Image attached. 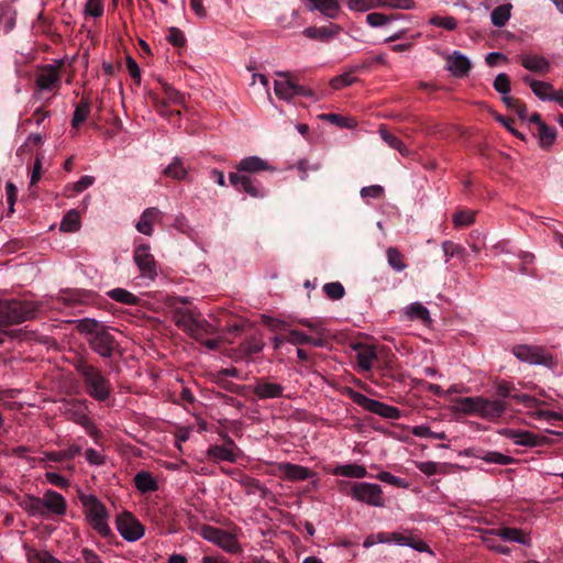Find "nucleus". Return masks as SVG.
<instances>
[{
	"mask_svg": "<svg viewBox=\"0 0 563 563\" xmlns=\"http://www.w3.org/2000/svg\"><path fill=\"white\" fill-rule=\"evenodd\" d=\"M81 453V448L78 445H71L65 451H53L45 452L44 459L51 462L60 463L64 461L74 460Z\"/></svg>",
	"mask_w": 563,
	"mask_h": 563,
	"instance_id": "e433bc0d",
	"label": "nucleus"
},
{
	"mask_svg": "<svg viewBox=\"0 0 563 563\" xmlns=\"http://www.w3.org/2000/svg\"><path fill=\"white\" fill-rule=\"evenodd\" d=\"M161 218V211L157 208H147L143 211L136 229L140 233L145 235L153 234V223Z\"/></svg>",
	"mask_w": 563,
	"mask_h": 563,
	"instance_id": "c85d7f7f",
	"label": "nucleus"
},
{
	"mask_svg": "<svg viewBox=\"0 0 563 563\" xmlns=\"http://www.w3.org/2000/svg\"><path fill=\"white\" fill-rule=\"evenodd\" d=\"M386 257L388 265L396 272H402L407 268L405 256L401 252L394 246H389L386 250Z\"/></svg>",
	"mask_w": 563,
	"mask_h": 563,
	"instance_id": "a19ab883",
	"label": "nucleus"
},
{
	"mask_svg": "<svg viewBox=\"0 0 563 563\" xmlns=\"http://www.w3.org/2000/svg\"><path fill=\"white\" fill-rule=\"evenodd\" d=\"M74 367L81 377L88 396L97 401H106L110 397L112 393L111 383L100 368L90 364L84 357L77 358L74 362Z\"/></svg>",
	"mask_w": 563,
	"mask_h": 563,
	"instance_id": "7ed1b4c3",
	"label": "nucleus"
},
{
	"mask_svg": "<svg viewBox=\"0 0 563 563\" xmlns=\"http://www.w3.org/2000/svg\"><path fill=\"white\" fill-rule=\"evenodd\" d=\"M496 530H497L498 537L505 541L517 542L520 544L528 543V538H527L526 533L520 529L504 527V528H499Z\"/></svg>",
	"mask_w": 563,
	"mask_h": 563,
	"instance_id": "58836bf2",
	"label": "nucleus"
},
{
	"mask_svg": "<svg viewBox=\"0 0 563 563\" xmlns=\"http://www.w3.org/2000/svg\"><path fill=\"white\" fill-rule=\"evenodd\" d=\"M44 517L48 515L64 516L67 503L64 496L53 489H47L42 497Z\"/></svg>",
	"mask_w": 563,
	"mask_h": 563,
	"instance_id": "f3484780",
	"label": "nucleus"
},
{
	"mask_svg": "<svg viewBox=\"0 0 563 563\" xmlns=\"http://www.w3.org/2000/svg\"><path fill=\"white\" fill-rule=\"evenodd\" d=\"M207 457L214 463L222 461L235 463L238 461V453H233L222 445L212 444L207 450Z\"/></svg>",
	"mask_w": 563,
	"mask_h": 563,
	"instance_id": "7c9ffc66",
	"label": "nucleus"
},
{
	"mask_svg": "<svg viewBox=\"0 0 563 563\" xmlns=\"http://www.w3.org/2000/svg\"><path fill=\"white\" fill-rule=\"evenodd\" d=\"M91 297V292L80 289H66L57 296V301L65 306H75L86 303Z\"/></svg>",
	"mask_w": 563,
	"mask_h": 563,
	"instance_id": "cd10ccee",
	"label": "nucleus"
},
{
	"mask_svg": "<svg viewBox=\"0 0 563 563\" xmlns=\"http://www.w3.org/2000/svg\"><path fill=\"white\" fill-rule=\"evenodd\" d=\"M510 4H503L495 8L490 14L492 23L498 27L504 26L510 18Z\"/></svg>",
	"mask_w": 563,
	"mask_h": 563,
	"instance_id": "de8ad7c7",
	"label": "nucleus"
},
{
	"mask_svg": "<svg viewBox=\"0 0 563 563\" xmlns=\"http://www.w3.org/2000/svg\"><path fill=\"white\" fill-rule=\"evenodd\" d=\"M80 229V216L75 209L69 210L63 218L59 230L63 232H77Z\"/></svg>",
	"mask_w": 563,
	"mask_h": 563,
	"instance_id": "79ce46f5",
	"label": "nucleus"
},
{
	"mask_svg": "<svg viewBox=\"0 0 563 563\" xmlns=\"http://www.w3.org/2000/svg\"><path fill=\"white\" fill-rule=\"evenodd\" d=\"M341 31V27L336 24H330L328 26H309L302 31V34L311 40H317L321 42H328L330 38L338 35Z\"/></svg>",
	"mask_w": 563,
	"mask_h": 563,
	"instance_id": "a878e982",
	"label": "nucleus"
},
{
	"mask_svg": "<svg viewBox=\"0 0 563 563\" xmlns=\"http://www.w3.org/2000/svg\"><path fill=\"white\" fill-rule=\"evenodd\" d=\"M107 295L112 300L120 302V303H124V305L133 306V305H137L140 301V299L134 294H132L123 288L111 289L107 292Z\"/></svg>",
	"mask_w": 563,
	"mask_h": 563,
	"instance_id": "37998d69",
	"label": "nucleus"
},
{
	"mask_svg": "<svg viewBox=\"0 0 563 563\" xmlns=\"http://www.w3.org/2000/svg\"><path fill=\"white\" fill-rule=\"evenodd\" d=\"M306 7L310 11H318L329 19H335L340 13L338 0H307Z\"/></svg>",
	"mask_w": 563,
	"mask_h": 563,
	"instance_id": "412c9836",
	"label": "nucleus"
},
{
	"mask_svg": "<svg viewBox=\"0 0 563 563\" xmlns=\"http://www.w3.org/2000/svg\"><path fill=\"white\" fill-rule=\"evenodd\" d=\"M508 437L518 445L534 448L540 445V438L530 431L510 430Z\"/></svg>",
	"mask_w": 563,
	"mask_h": 563,
	"instance_id": "72a5a7b5",
	"label": "nucleus"
},
{
	"mask_svg": "<svg viewBox=\"0 0 563 563\" xmlns=\"http://www.w3.org/2000/svg\"><path fill=\"white\" fill-rule=\"evenodd\" d=\"M409 320H420L424 324L431 323L429 310L420 302H412L406 308Z\"/></svg>",
	"mask_w": 563,
	"mask_h": 563,
	"instance_id": "4c0bfd02",
	"label": "nucleus"
},
{
	"mask_svg": "<svg viewBox=\"0 0 563 563\" xmlns=\"http://www.w3.org/2000/svg\"><path fill=\"white\" fill-rule=\"evenodd\" d=\"M521 65L533 73L541 75L547 74L550 70V63L543 56L539 55H526L521 58Z\"/></svg>",
	"mask_w": 563,
	"mask_h": 563,
	"instance_id": "c756f323",
	"label": "nucleus"
},
{
	"mask_svg": "<svg viewBox=\"0 0 563 563\" xmlns=\"http://www.w3.org/2000/svg\"><path fill=\"white\" fill-rule=\"evenodd\" d=\"M514 355L521 362L552 366L553 358L540 346L519 344L512 347Z\"/></svg>",
	"mask_w": 563,
	"mask_h": 563,
	"instance_id": "ddd939ff",
	"label": "nucleus"
},
{
	"mask_svg": "<svg viewBox=\"0 0 563 563\" xmlns=\"http://www.w3.org/2000/svg\"><path fill=\"white\" fill-rule=\"evenodd\" d=\"M279 471L283 473V477L288 481L297 482V481H306L314 476V473L308 467L292 464V463H282L279 465Z\"/></svg>",
	"mask_w": 563,
	"mask_h": 563,
	"instance_id": "5701e85b",
	"label": "nucleus"
},
{
	"mask_svg": "<svg viewBox=\"0 0 563 563\" xmlns=\"http://www.w3.org/2000/svg\"><path fill=\"white\" fill-rule=\"evenodd\" d=\"M531 90L541 100H548L549 95L553 90V86L545 81H533L531 85Z\"/></svg>",
	"mask_w": 563,
	"mask_h": 563,
	"instance_id": "13d9d810",
	"label": "nucleus"
},
{
	"mask_svg": "<svg viewBox=\"0 0 563 563\" xmlns=\"http://www.w3.org/2000/svg\"><path fill=\"white\" fill-rule=\"evenodd\" d=\"M276 75L279 79L274 82V91L279 99L290 101L296 96L309 98L314 96L313 90L298 84L297 76L294 74L278 71Z\"/></svg>",
	"mask_w": 563,
	"mask_h": 563,
	"instance_id": "6e6552de",
	"label": "nucleus"
},
{
	"mask_svg": "<svg viewBox=\"0 0 563 563\" xmlns=\"http://www.w3.org/2000/svg\"><path fill=\"white\" fill-rule=\"evenodd\" d=\"M201 536L203 539L219 545L229 553L241 552V547L236 538L223 529L212 526H205L202 527Z\"/></svg>",
	"mask_w": 563,
	"mask_h": 563,
	"instance_id": "9d476101",
	"label": "nucleus"
},
{
	"mask_svg": "<svg viewBox=\"0 0 563 563\" xmlns=\"http://www.w3.org/2000/svg\"><path fill=\"white\" fill-rule=\"evenodd\" d=\"M42 497H36L33 495H26L24 499L20 503V506L29 512L30 516H42L44 517L43 512V505H42Z\"/></svg>",
	"mask_w": 563,
	"mask_h": 563,
	"instance_id": "ea45409f",
	"label": "nucleus"
},
{
	"mask_svg": "<svg viewBox=\"0 0 563 563\" xmlns=\"http://www.w3.org/2000/svg\"><path fill=\"white\" fill-rule=\"evenodd\" d=\"M135 487L143 494L156 492L158 489V484L156 479L148 472H139L134 476Z\"/></svg>",
	"mask_w": 563,
	"mask_h": 563,
	"instance_id": "473e14b6",
	"label": "nucleus"
},
{
	"mask_svg": "<svg viewBox=\"0 0 563 563\" xmlns=\"http://www.w3.org/2000/svg\"><path fill=\"white\" fill-rule=\"evenodd\" d=\"M76 329L86 335L89 347L102 358H111L120 344L111 333V328L97 321L85 318L77 322Z\"/></svg>",
	"mask_w": 563,
	"mask_h": 563,
	"instance_id": "f03ea898",
	"label": "nucleus"
},
{
	"mask_svg": "<svg viewBox=\"0 0 563 563\" xmlns=\"http://www.w3.org/2000/svg\"><path fill=\"white\" fill-rule=\"evenodd\" d=\"M479 537H481L482 542L488 549H490V550H493L495 552H498V553H503V554H508L510 552L509 548L504 547V545L498 543V541L496 539V537H498L496 529L481 530V536Z\"/></svg>",
	"mask_w": 563,
	"mask_h": 563,
	"instance_id": "c9c22d12",
	"label": "nucleus"
},
{
	"mask_svg": "<svg viewBox=\"0 0 563 563\" xmlns=\"http://www.w3.org/2000/svg\"><path fill=\"white\" fill-rule=\"evenodd\" d=\"M229 180L238 191L245 192L253 198H264L267 195L262 184L250 175L230 173Z\"/></svg>",
	"mask_w": 563,
	"mask_h": 563,
	"instance_id": "4468645a",
	"label": "nucleus"
},
{
	"mask_svg": "<svg viewBox=\"0 0 563 563\" xmlns=\"http://www.w3.org/2000/svg\"><path fill=\"white\" fill-rule=\"evenodd\" d=\"M79 500L85 508L86 518L92 529L102 538L112 536V531L108 525L109 512L97 496L80 494Z\"/></svg>",
	"mask_w": 563,
	"mask_h": 563,
	"instance_id": "39448f33",
	"label": "nucleus"
},
{
	"mask_svg": "<svg viewBox=\"0 0 563 563\" xmlns=\"http://www.w3.org/2000/svg\"><path fill=\"white\" fill-rule=\"evenodd\" d=\"M416 466L424 475L431 476V475L439 474V473H445V468L448 467V464L427 461V462H417Z\"/></svg>",
	"mask_w": 563,
	"mask_h": 563,
	"instance_id": "8fccbe9b",
	"label": "nucleus"
},
{
	"mask_svg": "<svg viewBox=\"0 0 563 563\" xmlns=\"http://www.w3.org/2000/svg\"><path fill=\"white\" fill-rule=\"evenodd\" d=\"M37 307L31 301L1 300L0 301V328L21 323L35 316ZM8 331L0 330V344H3Z\"/></svg>",
	"mask_w": 563,
	"mask_h": 563,
	"instance_id": "20e7f679",
	"label": "nucleus"
},
{
	"mask_svg": "<svg viewBox=\"0 0 563 563\" xmlns=\"http://www.w3.org/2000/svg\"><path fill=\"white\" fill-rule=\"evenodd\" d=\"M286 340L288 343L294 345H302L308 344L310 341V335H307L305 332L297 329H289L286 334Z\"/></svg>",
	"mask_w": 563,
	"mask_h": 563,
	"instance_id": "bf43d9fd",
	"label": "nucleus"
},
{
	"mask_svg": "<svg viewBox=\"0 0 563 563\" xmlns=\"http://www.w3.org/2000/svg\"><path fill=\"white\" fill-rule=\"evenodd\" d=\"M85 14L93 18H99L103 14L102 0H87L85 5Z\"/></svg>",
	"mask_w": 563,
	"mask_h": 563,
	"instance_id": "0e129e2a",
	"label": "nucleus"
},
{
	"mask_svg": "<svg viewBox=\"0 0 563 563\" xmlns=\"http://www.w3.org/2000/svg\"><path fill=\"white\" fill-rule=\"evenodd\" d=\"M533 134L538 137L540 147L549 150L555 142L556 129L548 124H540V129H537Z\"/></svg>",
	"mask_w": 563,
	"mask_h": 563,
	"instance_id": "f704fd0d",
	"label": "nucleus"
},
{
	"mask_svg": "<svg viewBox=\"0 0 563 563\" xmlns=\"http://www.w3.org/2000/svg\"><path fill=\"white\" fill-rule=\"evenodd\" d=\"M134 262L142 276L154 279L157 276L156 261L150 253L147 244H140L134 249Z\"/></svg>",
	"mask_w": 563,
	"mask_h": 563,
	"instance_id": "dca6fc26",
	"label": "nucleus"
},
{
	"mask_svg": "<svg viewBox=\"0 0 563 563\" xmlns=\"http://www.w3.org/2000/svg\"><path fill=\"white\" fill-rule=\"evenodd\" d=\"M396 18L397 16H395L393 14L387 15V14H384L380 12H372L366 15V21L371 26L377 27V26L385 25L387 22H389Z\"/></svg>",
	"mask_w": 563,
	"mask_h": 563,
	"instance_id": "4d7b16f0",
	"label": "nucleus"
},
{
	"mask_svg": "<svg viewBox=\"0 0 563 563\" xmlns=\"http://www.w3.org/2000/svg\"><path fill=\"white\" fill-rule=\"evenodd\" d=\"M442 249L445 256V262H449L452 257L462 255L465 251L461 245L452 241H444L442 243Z\"/></svg>",
	"mask_w": 563,
	"mask_h": 563,
	"instance_id": "680f3d73",
	"label": "nucleus"
},
{
	"mask_svg": "<svg viewBox=\"0 0 563 563\" xmlns=\"http://www.w3.org/2000/svg\"><path fill=\"white\" fill-rule=\"evenodd\" d=\"M379 134L386 144L397 150L402 156L409 155V150L406 147L404 142L391 132H389L386 128H380Z\"/></svg>",
	"mask_w": 563,
	"mask_h": 563,
	"instance_id": "c03bdc74",
	"label": "nucleus"
},
{
	"mask_svg": "<svg viewBox=\"0 0 563 563\" xmlns=\"http://www.w3.org/2000/svg\"><path fill=\"white\" fill-rule=\"evenodd\" d=\"M375 5H388L398 9H412L413 0H349L352 10L366 11Z\"/></svg>",
	"mask_w": 563,
	"mask_h": 563,
	"instance_id": "a211bd4d",
	"label": "nucleus"
},
{
	"mask_svg": "<svg viewBox=\"0 0 563 563\" xmlns=\"http://www.w3.org/2000/svg\"><path fill=\"white\" fill-rule=\"evenodd\" d=\"M67 419L76 422L77 424H80L84 427L87 431V433L92 437L96 442H98V438L101 437L100 430H98L92 422V420L87 415V408L85 407L82 401H77L73 404L67 410H66Z\"/></svg>",
	"mask_w": 563,
	"mask_h": 563,
	"instance_id": "2eb2a0df",
	"label": "nucleus"
},
{
	"mask_svg": "<svg viewBox=\"0 0 563 563\" xmlns=\"http://www.w3.org/2000/svg\"><path fill=\"white\" fill-rule=\"evenodd\" d=\"M328 473L334 476H343L349 478H364L367 476L365 466L358 464H339L332 468L327 470Z\"/></svg>",
	"mask_w": 563,
	"mask_h": 563,
	"instance_id": "bb28decb",
	"label": "nucleus"
},
{
	"mask_svg": "<svg viewBox=\"0 0 563 563\" xmlns=\"http://www.w3.org/2000/svg\"><path fill=\"white\" fill-rule=\"evenodd\" d=\"M239 174H254L262 170H275L266 161L258 156H249L240 161L236 165Z\"/></svg>",
	"mask_w": 563,
	"mask_h": 563,
	"instance_id": "b1692460",
	"label": "nucleus"
},
{
	"mask_svg": "<svg viewBox=\"0 0 563 563\" xmlns=\"http://www.w3.org/2000/svg\"><path fill=\"white\" fill-rule=\"evenodd\" d=\"M429 22L434 26L443 27L448 31L455 30L457 25L456 20L453 16L433 15L430 18Z\"/></svg>",
	"mask_w": 563,
	"mask_h": 563,
	"instance_id": "5fc2aeb1",
	"label": "nucleus"
},
{
	"mask_svg": "<svg viewBox=\"0 0 563 563\" xmlns=\"http://www.w3.org/2000/svg\"><path fill=\"white\" fill-rule=\"evenodd\" d=\"M354 351L356 352V361L358 367L364 371L368 372L373 367V363L375 360H377V353L374 346L357 343L353 346Z\"/></svg>",
	"mask_w": 563,
	"mask_h": 563,
	"instance_id": "aec40b11",
	"label": "nucleus"
},
{
	"mask_svg": "<svg viewBox=\"0 0 563 563\" xmlns=\"http://www.w3.org/2000/svg\"><path fill=\"white\" fill-rule=\"evenodd\" d=\"M446 66L448 69L455 76V77H464L467 76L468 71L471 70V62L470 59L461 54L460 52H454L452 55H450L446 59Z\"/></svg>",
	"mask_w": 563,
	"mask_h": 563,
	"instance_id": "393cba45",
	"label": "nucleus"
},
{
	"mask_svg": "<svg viewBox=\"0 0 563 563\" xmlns=\"http://www.w3.org/2000/svg\"><path fill=\"white\" fill-rule=\"evenodd\" d=\"M60 75L58 68L53 65H46L41 68L36 76V85L42 90H52L59 84Z\"/></svg>",
	"mask_w": 563,
	"mask_h": 563,
	"instance_id": "6ab92c4d",
	"label": "nucleus"
},
{
	"mask_svg": "<svg viewBox=\"0 0 563 563\" xmlns=\"http://www.w3.org/2000/svg\"><path fill=\"white\" fill-rule=\"evenodd\" d=\"M241 347L247 355H253L262 351L263 343L258 339L251 336L241 343Z\"/></svg>",
	"mask_w": 563,
	"mask_h": 563,
	"instance_id": "e2e57ef3",
	"label": "nucleus"
},
{
	"mask_svg": "<svg viewBox=\"0 0 563 563\" xmlns=\"http://www.w3.org/2000/svg\"><path fill=\"white\" fill-rule=\"evenodd\" d=\"M90 113V102L88 99L82 98L79 103L76 106L74 115L71 119L73 128L77 129L80 124H82Z\"/></svg>",
	"mask_w": 563,
	"mask_h": 563,
	"instance_id": "a18cd8bd",
	"label": "nucleus"
},
{
	"mask_svg": "<svg viewBox=\"0 0 563 563\" xmlns=\"http://www.w3.org/2000/svg\"><path fill=\"white\" fill-rule=\"evenodd\" d=\"M501 100L507 109L514 111L520 120L523 121L527 119V106L520 99L514 98L511 96H504Z\"/></svg>",
	"mask_w": 563,
	"mask_h": 563,
	"instance_id": "49530a36",
	"label": "nucleus"
},
{
	"mask_svg": "<svg viewBox=\"0 0 563 563\" xmlns=\"http://www.w3.org/2000/svg\"><path fill=\"white\" fill-rule=\"evenodd\" d=\"M355 80L356 78L353 77L350 73H345L334 77L330 84L333 89H342L352 85Z\"/></svg>",
	"mask_w": 563,
	"mask_h": 563,
	"instance_id": "774afa93",
	"label": "nucleus"
},
{
	"mask_svg": "<svg viewBox=\"0 0 563 563\" xmlns=\"http://www.w3.org/2000/svg\"><path fill=\"white\" fill-rule=\"evenodd\" d=\"M352 499L373 507L384 506L383 490L378 484L356 482Z\"/></svg>",
	"mask_w": 563,
	"mask_h": 563,
	"instance_id": "f8f14e48",
	"label": "nucleus"
},
{
	"mask_svg": "<svg viewBox=\"0 0 563 563\" xmlns=\"http://www.w3.org/2000/svg\"><path fill=\"white\" fill-rule=\"evenodd\" d=\"M475 211L472 210H459L453 214V223L455 228L467 227L474 223Z\"/></svg>",
	"mask_w": 563,
	"mask_h": 563,
	"instance_id": "3c124183",
	"label": "nucleus"
},
{
	"mask_svg": "<svg viewBox=\"0 0 563 563\" xmlns=\"http://www.w3.org/2000/svg\"><path fill=\"white\" fill-rule=\"evenodd\" d=\"M296 323L308 328L316 335L323 336L325 334V328L320 321H311L309 319H296Z\"/></svg>",
	"mask_w": 563,
	"mask_h": 563,
	"instance_id": "69168bd1",
	"label": "nucleus"
},
{
	"mask_svg": "<svg viewBox=\"0 0 563 563\" xmlns=\"http://www.w3.org/2000/svg\"><path fill=\"white\" fill-rule=\"evenodd\" d=\"M482 459L487 463L499 464V465H509L515 461L514 457L505 455V454L496 452V451L486 452Z\"/></svg>",
	"mask_w": 563,
	"mask_h": 563,
	"instance_id": "864d4df0",
	"label": "nucleus"
},
{
	"mask_svg": "<svg viewBox=\"0 0 563 563\" xmlns=\"http://www.w3.org/2000/svg\"><path fill=\"white\" fill-rule=\"evenodd\" d=\"M173 321L184 332L195 340H201L203 336L213 333L214 328L205 319L196 318L194 312L186 308H177L173 311Z\"/></svg>",
	"mask_w": 563,
	"mask_h": 563,
	"instance_id": "423d86ee",
	"label": "nucleus"
},
{
	"mask_svg": "<svg viewBox=\"0 0 563 563\" xmlns=\"http://www.w3.org/2000/svg\"><path fill=\"white\" fill-rule=\"evenodd\" d=\"M345 394L353 402H355L363 409L375 415H378L383 418L397 420L401 417V411L397 407L389 406L378 400L368 398L367 396L352 388H346Z\"/></svg>",
	"mask_w": 563,
	"mask_h": 563,
	"instance_id": "1a4fd4ad",
	"label": "nucleus"
},
{
	"mask_svg": "<svg viewBox=\"0 0 563 563\" xmlns=\"http://www.w3.org/2000/svg\"><path fill=\"white\" fill-rule=\"evenodd\" d=\"M115 525L121 537L129 542L140 540L145 533L144 526L129 511L119 515Z\"/></svg>",
	"mask_w": 563,
	"mask_h": 563,
	"instance_id": "9b49d317",
	"label": "nucleus"
},
{
	"mask_svg": "<svg viewBox=\"0 0 563 563\" xmlns=\"http://www.w3.org/2000/svg\"><path fill=\"white\" fill-rule=\"evenodd\" d=\"M26 558L29 563H60L47 551H38L36 549H27Z\"/></svg>",
	"mask_w": 563,
	"mask_h": 563,
	"instance_id": "09e8293b",
	"label": "nucleus"
},
{
	"mask_svg": "<svg viewBox=\"0 0 563 563\" xmlns=\"http://www.w3.org/2000/svg\"><path fill=\"white\" fill-rule=\"evenodd\" d=\"M163 175L175 180H186L188 177V168L185 166L183 158L176 156L170 164L164 168Z\"/></svg>",
	"mask_w": 563,
	"mask_h": 563,
	"instance_id": "2f4dec72",
	"label": "nucleus"
},
{
	"mask_svg": "<svg viewBox=\"0 0 563 563\" xmlns=\"http://www.w3.org/2000/svg\"><path fill=\"white\" fill-rule=\"evenodd\" d=\"M167 41L175 47H184L187 42L184 32L175 26L169 27Z\"/></svg>",
	"mask_w": 563,
	"mask_h": 563,
	"instance_id": "052dcab7",
	"label": "nucleus"
},
{
	"mask_svg": "<svg viewBox=\"0 0 563 563\" xmlns=\"http://www.w3.org/2000/svg\"><path fill=\"white\" fill-rule=\"evenodd\" d=\"M496 91L507 96L510 91V78L506 74H499L494 80L493 84Z\"/></svg>",
	"mask_w": 563,
	"mask_h": 563,
	"instance_id": "338daca9",
	"label": "nucleus"
},
{
	"mask_svg": "<svg viewBox=\"0 0 563 563\" xmlns=\"http://www.w3.org/2000/svg\"><path fill=\"white\" fill-rule=\"evenodd\" d=\"M323 290L328 298L331 300H339L345 295L343 285L339 282L327 283L323 286Z\"/></svg>",
	"mask_w": 563,
	"mask_h": 563,
	"instance_id": "603ef678",
	"label": "nucleus"
},
{
	"mask_svg": "<svg viewBox=\"0 0 563 563\" xmlns=\"http://www.w3.org/2000/svg\"><path fill=\"white\" fill-rule=\"evenodd\" d=\"M284 387L277 383H271L266 379H258L253 388V393L260 399H273L283 397Z\"/></svg>",
	"mask_w": 563,
	"mask_h": 563,
	"instance_id": "4be33fe9",
	"label": "nucleus"
},
{
	"mask_svg": "<svg viewBox=\"0 0 563 563\" xmlns=\"http://www.w3.org/2000/svg\"><path fill=\"white\" fill-rule=\"evenodd\" d=\"M495 399H488L483 396L461 397L455 400L456 411L468 416H478L488 421H497L504 413L510 409V400L523 405L532 410L531 416L539 420H559L560 415L554 411L542 410L538 407L543 404L536 397L527 394L510 395L515 390V384L505 379H498L494 383Z\"/></svg>",
	"mask_w": 563,
	"mask_h": 563,
	"instance_id": "f257e3e1",
	"label": "nucleus"
},
{
	"mask_svg": "<svg viewBox=\"0 0 563 563\" xmlns=\"http://www.w3.org/2000/svg\"><path fill=\"white\" fill-rule=\"evenodd\" d=\"M159 84L162 85V90H163V95H164L163 98H161L158 96V93L153 90L147 91L146 96H147V99L153 103L156 111L162 117L172 121L174 117L180 115V111L179 110H170L168 108V106L169 104H183L185 101V97L181 92L176 90L169 84L162 81V80H159Z\"/></svg>",
	"mask_w": 563,
	"mask_h": 563,
	"instance_id": "0eeeda50",
	"label": "nucleus"
},
{
	"mask_svg": "<svg viewBox=\"0 0 563 563\" xmlns=\"http://www.w3.org/2000/svg\"><path fill=\"white\" fill-rule=\"evenodd\" d=\"M296 323L295 319L291 320H282L277 318H266L265 324L272 330V331H287L290 329V327Z\"/></svg>",
	"mask_w": 563,
	"mask_h": 563,
	"instance_id": "6e6d98bb",
	"label": "nucleus"
}]
</instances>
